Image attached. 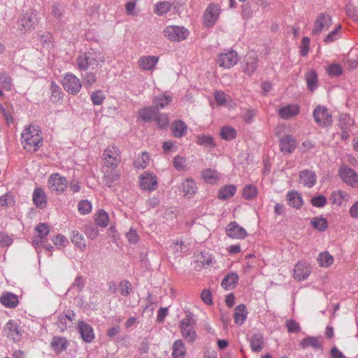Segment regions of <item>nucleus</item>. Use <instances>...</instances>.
<instances>
[{"label":"nucleus","mask_w":358,"mask_h":358,"mask_svg":"<svg viewBox=\"0 0 358 358\" xmlns=\"http://www.w3.org/2000/svg\"><path fill=\"white\" fill-rule=\"evenodd\" d=\"M43 134L38 125L29 124L21 134L23 148L28 152H36L43 144Z\"/></svg>","instance_id":"nucleus-1"},{"label":"nucleus","mask_w":358,"mask_h":358,"mask_svg":"<svg viewBox=\"0 0 358 358\" xmlns=\"http://www.w3.org/2000/svg\"><path fill=\"white\" fill-rule=\"evenodd\" d=\"M105 62V57L100 51L90 50L80 55L77 58V65L80 70L86 71L88 68L93 70L101 68Z\"/></svg>","instance_id":"nucleus-2"},{"label":"nucleus","mask_w":358,"mask_h":358,"mask_svg":"<svg viewBox=\"0 0 358 358\" xmlns=\"http://www.w3.org/2000/svg\"><path fill=\"white\" fill-rule=\"evenodd\" d=\"M179 328L182 338L189 343H194L197 338V334L194 329V320L187 316L182 319L179 323Z\"/></svg>","instance_id":"nucleus-3"},{"label":"nucleus","mask_w":358,"mask_h":358,"mask_svg":"<svg viewBox=\"0 0 358 358\" xmlns=\"http://www.w3.org/2000/svg\"><path fill=\"white\" fill-rule=\"evenodd\" d=\"M164 36L170 41L180 42L189 36V31L183 26L169 25L163 30Z\"/></svg>","instance_id":"nucleus-4"},{"label":"nucleus","mask_w":358,"mask_h":358,"mask_svg":"<svg viewBox=\"0 0 358 358\" xmlns=\"http://www.w3.org/2000/svg\"><path fill=\"white\" fill-rule=\"evenodd\" d=\"M103 160L106 166L115 169L121 162V152L115 145L108 146L103 153Z\"/></svg>","instance_id":"nucleus-5"},{"label":"nucleus","mask_w":358,"mask_h":358,"mask_svg":"<svg viewBox=\"0 0 358 358\" xmlns=\"http://www.w3.org/2000/svg\"><path fill=\"white\" fill-rule=\"evenodd\" d=\"M332 24V17L327 13H320L314 21L311 34L318 36L327 31Z\"/></svg>","instance_id":"nucleus-6"},{"label":"nucleus","mask_w":358,"mask_h":358,"mask_svg":"<svg viewBox=\"0 0 358 358\" xmlns=\"http://www.w3.org/2000/svg\"><path fill=\"white\" fill-rule=\"evenodd\" d=\"M48 186L52 193L62 194L67 187V180L58 173H52L48 178Z\"/></svg>","instance_id":"nucleus-7"},{"label":"nucleus","mask_w":358,"mask_h":358,"mask_svg":"<svg viewBox=\"0 0 358 358\" xmlns=\"http://www.w3.org/2000/svg\"><path fill=\"white\" fill-rule=\"evenodd\" d=\"M35 231L37 234L32 240V245L36 250L38 259H40V251L41 247L44 245V243L47 242V236L50 233V227L45 223H39L35 227Z\"/></svg>","instance_id":"nucleus-8"},{"label":"nucleus","mask_w":358,"mask_h":358,"mask_svg":"<svg viewBox=\"0 0 358 358\" xmlns=\"http://www.w3.org/2000/svg\"><path fill=\"white\" fill-rule=\"evenodd\" d=\"M38 22V14L36 10L25 13L18 21L17 25L20 31H27L34 29Z\"/></svg>","instance_id":"nucleus-9"},{"label":"nucleus","mask_w":358,"mask_h":358,"mask_svg":"<svg viewBox=\"0 0 358 358\" xmlns=\"http://www.w3.org/2000/svg\"><path fill=\"white\" fill-rule=\"evenodd\" d=\"M338 174L343 181L348 185L358 187V174L354 169L344 165L340 168Z\"/></svg>","instance_id":"nucleus-10"},{"label":"nucleus","mask_w":358,"mask_h":358,"mask_svg":"<svg viewBox=\"0 0 358 358\" xmlns=\"http://www.w3.org/2000/svg\"><path fill=\"white\" fill-rule=\"evenodd\" d=\"M64 88L71 94H77L81 89L80 79L73 73H66L62 81Z\"/></svg>","instance_id":"nucleus-11"},{"label":"nucleus","mask_w":358,"mask_h":358,"mask_svg":"<svg viewBox=\"0 0 358 358\" xmlns=\"http://www.w3.org/2000/svg\"><path fill=\"white\" fill-rule=\"evenodd\" d=\"M238 60V53L234 50H229L218 55L217 63L220 67L230 69L236 65Z\"/></svg>","instance_id":"nucleus-12"},{"label":"nucleus","mask_w":358,"mask_h":358,"mask_svg":"<svg viewBox=\"0 0 358 358\" xmlns=\"http://www.w3.org/2000/svg\"><path fill=\"white\" fill-rule=\"evenodd\" d=\"M313 117L315 122L321 127H329L331 125V115L324 106H317L313 111Z\"/></svg>","instance_id":"nucleus-13"},{"label":"nucleus","mask_w":358,"mask_h":358,"mask_svg":"<svg viewBox=\"0 0 358 358\" xmlns=\"http://www.w3.org/2000/svg\"><path fill=\"white\" fill-rule=\"evenodd\" d=\"M219 15V6L215 4L208 5L203 15V25L206 27H213L217 21Z\"/></svg>","instance_id":"nucleus-14"},{"label":"nucleus","mask_w":358,"mask_h":358,"mask_svg":"<svg viewBox=\"0 0 358 358\" xmlns=\"http://www.w3.org/2000/svg\"><path fill=\"white\" fill-rule=\"evenodd\" d=\"M139 180L141 187L143 189L151 192L157 188V178L153 173L145 171L140 176Z\"/></svg>","instance_id":"nucleus-15"},{"label":"nucleus","mask_w":358,"mask_h":358,"mask_svg":"<svg viewBox=\"0 0 358 358\" xmlns=\"http://www.w3.org/2000/svg\"><path fill=\"white\" fill-rule=\"evenodd\" d=\"M293 276L298 281L306 280L312 272V268L310 264L306 262H299L294 266Z\"/></svg>","instance_id":"nucleus-16"},{"label":"nucleus","mask_w":358,"mask_h":358,"mask_svg":"<svg viewBox=\"0 0 358 358\" xmlns=\"http://www.w3.org/2000/svg\"><path fill=\"white\" fill-rule=\"evenodd\" d=\"M179 189L182 195L188 199L193 198L198 190L196 182L191 178H185L181 182Z\"/></svg>","instance_id":"nucleus-17"},{"label":"nucleus","mask_w":358,"mask_h":358,"mask_svg":"<svg viewBox=\"0 0 358 358\" xmlns=\"http://www.w3.org/2000/svg\"><path fill=\"white\" fill-rule=\"evenodd\" d=\"M226 232L229 237L234 239H243L248 236L246 230L236 222L227 225Z\"/></svg>","instance_id":"nucleus-18"},{"label":"nucleus","mask_w":358,"mask_h":358,"mask_svg":"<svg viewBox=\"0 0 358 358\" xmlns=\"http://www.w3.org/2000/svg\"><path fill=\"white\" fill-rule=\"evenodd\" d=\"M159 62V57L155 55L142 56L138 59V66L142 71H152Z\"/></svg>","instance_id":"nucleus-19"},{"label":"nucleus","mask_w":358,"mask_h":358,"mask_svg":"<svg viewBox=\"0 0 358 358\" xmlns=\"http://www.w3.org/2000/svg\"><path fill=\"white\" fill-rule=\"evenodd\" d=\"M279 145L282 153L291 154L296 149V141L291 135H285L280 139Z\"/></svg>","instance_id":"nucleus-20"},{"label":"nucleus","mask_w":358,"mask_h":358,"mask_svg":"<svg viewBox=\"0 0 358 358\" xmlns=\"http://www.w3.org/2000/svg\"><path fill=\"white\" fill-rule=\"evenodd\" d=\"M299 181L304 186L311 188L317 182V176L313 171L305 169L299 172Z\"/></svg>","instance_id":"nucleus-21"},{"label":"nucleus","mask_w":358,"mask_h":358,"mask_svg":"<svg viewBox=\"0 0 358 358\" xmlns=\"http://www.w3.org/2000/svg\"><path fill=\"white\" fill-rule=\"evenodd\" d=\"M300 111V107L297 104H287L278 110V115L283 120H289L296 116Z\"/></svg>","instance_id":"nucleus-22"},{"label":"nucleus","mask_w":358,"mask_h":358,"mask_svg":"<svg viewBox=\"0 0 358 358\" xmlns=\"http://www.w3.org/2000/svg\"><path fill=\"white\" fill-rule=\"evenodd\" d=\"M3 331L5 335L15 342L20 339L19 327L15 322L9 320L4 326Z\"/></svg>","instance_id":"nucleus-23"},{"label":"nucleus","mask_w":358,"mask_h":358,"mask_svg":"<svg viewBox=\"0 0 358 358\" xmlns=\"http://www.w3.org/2000/svg\"><path fill=\"white\" fill-rule=\"evenodd\" d=\"M243 71L248 75H252L257 69L258 58L255 52H250L245 56Z\"/></svg>","instance_id":"nucleus-24"},{"label":"nucleus","mask_w":358,"mask_h":358,"mask_svg":"<svg viewBox=\"0 0 358 358\" xmlns=\"http://www.w3.org/2000/svg\"><path fill=\"white\" fill-rule=\"evenodd\" d=\"M76 314L71 310L62 313L58 317L57 326L62 331L66 330L72 324Z\"/></svg>","instance_id":"nucleus-25"},{"label":"nucleus","mask_w":358,"mask_h":358,"mask_svg":"<svg viewBox=\"0 0 358 358\" xmlns=\"http://www.w3.org/2000/svg\"><path fill=\"white\" fill-rule=\"evenodd\" d=\"M32 200L34 205L40 209H43L47 204V196L41 187H36L33 192Z\"/></svg>","instance_id":"nucleus-26"},{"label":"nucleus","mask_w":358,"mask_h":358,"mask_svg":"<svg viewBox=\"0 0 358 358\" xmlns=\"http://www.w3.org/2000/svg\"><path fill=\"white\" fill-rule=\"evenodd\" d=\"M78 331L83 339L87 343H90L94 338V331L92 327L85 322H79L78 324Z\"/></svg>","instance_id":"nucleus-27"},{"label":"nucleus","mask_w":358,"mask_h":358,"mask_svg":"<svg viewBox=\"0 0 358 358\" xmlns=\"http://www.w3.org/2000/svg\"><path fill=\"white\" fill-rule=\"evenodd\" d=\"M119 180L120 173L115 171V169L105 171L103 182L107 187H113L115 186L118 183Z\"/></svg>","instance_id":"nucleus-28"},{"label":"nucleus","mask_w":358,"mask_h":358,"mask_svg":"<svg viewBox=\"0 0 358 358\" xmlns=\"http://www.w3.org/2000/svg\"><path fill=\"white\" fill-rule=\"evenodd\" d=\"M249 342L252 351L254 352H259L264 348V336L261 333H255L250 337Z\"/></svg>","instance_id":"nucleus-29"},{"label":"nucleus","mask_w":358,"mask_h":358,"mask_svg":"<svg viewBox=\"0 0 358 358\" xmlns=\"http://www.w3.org/2000/svg\"><path fill=\"white\" fill-rule=\"evenodd\" d=\"M171 130L174 137L181 138L186 135L187 127L183 121L178 120L172 122Z\"/></svg>","instance_id":"nucleus-30"},{"label":"nucleus","mask_w":358,"mask_h":358,"mask_svg":"<svg viewBox=\"0 0 358 358\" xmlns=\"http://www.w3.org/2000/svg\"><path fill=\"white\" fill-rule=\"evenodd\" d=\"M299 345L303 349H306L309 347L313 348L315 350H322V345L319 337L307 336L302 339Z\"/></svg>","instance_id":"nucleus-31"},{"label":"nucleus","mask_w":358,"mask_h":358,"mask_svg":"<svg viewBox=\"0 0 358 358\" xmlns=\"http://www.w3.org/2000/svg\"><path fill=\"white\" fill-rule=\"evenodd\" d=\"M0 302L7 308H14L18 305L19 300L16 294L11 292H6L0 297Z\"/></svg>","instance_id":"nucleus-32"},{"label":"nucleus","mask_w":358,"mask_h":358,"mask_svg":"<svg viewBox=\"0 0 358 358\" xmlns=\"http://www.w3.org/2000/svg\"><path fill=\"white\" fill-rule=\"evenodd\" d=\"M186 352L185 345L181 339L174 341L172 346L173 358H185Z\"/></svg>","instance_id":"nucleus-33"},{"label":"nucleus","mask_w":358,"mask_h":358,"mask_svg":"<svg viewBox=\"0 0 358 358\" xmlns=\"http://www.w3.org/2000/svg\"><path fill=\"white\" fill-rule=\"evenodd\" d=\"M238 280V275L236 273L231 272L227 274L222 281V287L227 290L235 287Z\"/></svg>","instance_id":"nucleus-34"},{"label":"nucleus","mask_w":358,"mask_h":358,"mask_svg":"<svg viewBox=\"0 0 358 358\" xmlns=\"http://www.w3.org/2000/svg\"><path fill=\"white\" fill-rule=\"evenodd\" d=\"M51 347L56 353L65 350L69 345L68 341L64 337L55 336L51 341Z\"/></svg>","instance_id":"nucleus-35"},{"label":"nucleus","mask_w":358,"mask_h":358,"mask_svg":"<svg viewBox=\"0 0 358 358\" xmlns=\"http://www.w3.org/2000/svg\"><path fill=\"white\" fill-rule=\"evenodd\" d=\"M214 96L217 103L219 106H227L230 108L234 106L231 96L225 94L223 91H216L215 92Z\"/></svg>","instance_id":"nucleus-36"},{"label":"nucleus","mask_w":358,"mask_h":358,"mask_svg":"<svg viewBox=\"0 0 358 358\" xmlns=\"http://www.w3.org/2000/svg\"><path fill=\"white\" fill-rule=\"evenodd\" d=\"M202 178L209 184H215L220 178V174L214 169H207L201 172Z\"/></svg>","instance_id":"nucleus-37"},{"label":"nucleus","mask_w":358,"mask_h":358,"mask_svg":"<svg viewBox=\"0 0 358 358\" xmlns=\"http://www.w3.org/2000/svg\"><path fill=\"white\" fill-rule=\"evenodd\" d=\"M247 315L248 312L245 305L240 304L237 306L234 315V322L239 325L243 324L247 318Z\"/></svg>","instance_id":"nucleus-38"},{"label":"nucleus","mask_w":358,"mask_h":358,"mask_svg":"<svg viewBox=\"0 0 358 358\" xmlns=\"http://www.w3.org/2000/svg\"><path fill=\"white\" fill-rule=\"evenodd\" d=\"M317 261L321 267L327 268L333 264L334 258L329 252L325 251L318 255Z\"/></svg>","instance_id":"nucleus-39"},{"label":"nucleus","mask_w":358,"mask_h":358,"mask_svg":"<svg viewBox=\"0 0 358 358\" xmlns=\"http://www.w3.org/2000/svg\"><path fill=\"white\" fill-rule=\"evenodd\" d=\"M305 79L306 80L307 87L311 92L315 91L317 87V74L315 71L310 70L308 71L305 75Z\"/></svg>","instance_id":"nucleus-40"},{"label":"nucleus","mask_w":358,"mask_h":358,"mask_svg":"<svg viewBox=\"0 0 358 358\" xmlns=\"http://www.w3.org/2000/svg\"><path fill=\"white\" fill-rule=\"evenodd\" d=\"M288 204L295 208H300L303 205V199L297 192L287 193Z\"/></svg>","instance_id":"nucleus-41"},{"label":"nucleus","mask_w":358,"mask_h":358,"mask_svg":"<svg viewBox=\"0 0 358 358\" xmlns=\"http://www.w3.org/2000/svg\"><path fill=\"white\" fill-rule=\"evenodd\" d=\"M341 24H337L336 27L325 36L324 42L326 44H330L338 40L341 37Z\"/></svg>","instance_id":"nucleus-42"},{"label":"nucleus","mask_w":358,"mask_h":358,"mask_svg":"<svg viewBox=\"0 0 358 358\" xmlns=\"http://www.w3.org/2000/svg\"><path fill=\"white\" fill-rule=\"evenodd\" d=\"M172 101V97L170 95L162 94L155 96L153 102L155 104V108L159 110L165 108Z\"/></svg>","instance_id":"nucleus-43"},{"label":"nucleus","mask_w":358,"mask_h":358,"mask_svg":"<svg viewBox=\"0 0 358 358\" xmlns=\"http://www.w3.org/2000/svg\"><path fill=\"white\" fill-rule=\"evenodd\" d=\"M15 199L14 195L8 192L0 196V207L3 208H8L14 206Z\"/></svg>","instance_id":"nucleus-44"},{"label":"nucleus","mask_w":358,"mask_h":358,"mask_svg":"<svg viewBox=\"0 0 358 358\" xmlns=\"http://www.w3.org/2000/svg\"><path fill=\"white\" fill-rule=\"evenodd\" d=\"M236 192L235 185H227L219 190L218 198L222 200L232 197Z\"/></svg>","instance_id":"nucleus-45"},{"label":"nucleus","mask_w":358,"mask_h":358,"mask_svg":"<svg viewBox=\"0 0 358 358\" xmlns=\"http://www.w3.org/2000/svg\"><path fill=\"white\" fill-rule=\"evenodd\" d=\"M71 242L79 249L84 250L86 247V241L84 236L78 231H73L71 234Z\"/></svg>","instance_id":"nucleus-46"},{"label":"nucleus","mask_w":358,"mask_h":358,"mask_svg":"<svg viewBox=\"0 0 358 358\" xmlns=\"http://www.w3.org/2000/svg\"><path fill=\"white\" fill-rule=\"evenodd\" d=\"M311 226L319 231H324L327 228V220L323 217H315L310 221Z\"/></svg>","instance_id":"nucleus-47"},{"label":"nucleus","mask_w":358,"mask_h":358,"mask_svg":"<svg viewBox=\"0 0 358 358\" xmlns=\"http://www.w3.org/2000/svg\"><path fill=\"white\" fill-rule=\"evenodd\" d=\"M236 130L231 126H224L221 128L220 136L225 141H231L236 137Z\"/></svg>","instance_id":"nucleus-48"},{"label":"nucleus","mask_w":358,"mask_h":358,"mask_svg":"<svg viewBox=\"0 0 358 358\" xmlns=\"http://www.w3.org/2000/svg\"><path fill=\"white\" fill-rule=\"evenodd\" d=\"M196 143L202 146L213 148L215 146L213 138L210 135H198L196 136Z\"/></svg>","instance_id":"nucleus-49"},{"label":"nucleus","mask_w":358,"mask_h":358,"mask_svg":"<svg viewBox=\"0 0 358 358\" xmlns=\"http://www.w3.org/2000/svg\"><path fill=\"white\" fill-rule=\"evenodd\" d=\"M348 197L349 194L347 192L342 190H337L331 194L330 199L332 200L334 204L341 206L343 201L348 200Z\"/></svg>","instance_id":"nucleus-50"},{"label":"nucleus","mask_w":358,"mask_h":358,"mask_svg":"<svg viewBox=\"0 0 358 358\" xmlns=\"http://www.w3.org/2000/svg\"><path fill=\"white\" fill-rule=\"evenodd\" d=\"M150 157L147 152H142L134 161V165L137 169H143L149 164Z\"/></svg>","instance_id":"nucleus-51"},{"label":"nucleus","mask_w":358,"mask_h":358,"mask_svg":"<svg viewBox=\"0 0 358 358\" xmlns=\"http://www.w3.org/2000/svg\"><path fill=\"white\" fill-rule=\"evenodd\" d=\"M109 216L103 210H99L96 214L95 222L96 224L101 227H106L108 224Z\"/></svg>","instance_id":"nucleus-52"},{"label":"nucleus","mask_w":358,"mask_h":358,"mask_svg":"<svg viewBox=\"0 0 358 358\" xmlns=\"http://www.w3.org/2000/svg\"><path fill=\"white\" fill-rule=\"evenodd\" d=\"M140 117L145 122H150L156 115L155 108L148 107L139 110Z\"/></svg>","instance_id":"nucleus-53"},{"label":"nucleus","mask_w":358,"mask_h":358,"mask_svg":"<svg viewBox=\"0 0 358 358\" xmlns=\"http://www.w3.org/2000/svg\"><path fill=\"white\" fill-rule=\"evenodd\" d=\"M172 3L169 1H162L155 5V13L159 15H164L171 10Z\"/></svg>","instance_id":"nucleus-54"},{"label":"nucleus","mask_w":358,"mask_h":358,"mask_svg":"<svg viewBox=\"0 0 358 358\" xmlns=\"http://www.w3.org/2000/svg\"><path fill=\"white\" fill-rule=\"evenodd\" d=\"M355 124L354 119L348 114H341L340 116L341 129H350Z\"/></svg>","instance_id":"nucleus-55"},{"label":"nucleus","mask_w":358,"mask_h":358,"mask_svg":"<svg viewBox=\"0 0 358 358\" xmlns=\"http://www.w3.org/2000/svg\"><path fill=\"white\" fill-rule=\"evenodd\" d=\"M196 261L200 262L203 266H207L213 264V258L208 252H201L196 256Z\"/></svg>","instance_id":"nucleus-56"},{"label":"nucleus","mask_w":358,"mask_h":358,"mask_svg":"<svg viewBox=\"0 0 358 358\" xmlns=\"http://www.w3.org/2000/svg\"><path fill=\"white\" fill-rule=\"evenodd\" d=\"M173 164L177 171H185L187 166L186 158L180 155H177L173 159Z\"/></svg>","instance_id":"nucleus-57"},{"label":"nucleus","mask_w":358,"mask_h":358,"mask_svg":"<svg viewBox=\"0 0 358 358\" xmlns=\"http://www.w3.org/2000/svg\"><path fill=\"white\" fill-rule=\"evenodd\" d=\"M106 99V95L102 90H96L93 92L91 94V100L94 105L99 106L101 105L104 99Z\"/></svg>","instance_id":"nucleus-58"},{"label":"nucleus","mask_w":358,"mask_h":358,"mask_svg":"<svg viewBox=\"0 0 358 358\" xmlns=\"http://www.w3.org/2000/svg\"><path fill=\"white\" fill-rule=\"evenodd\" d=\"M257 194V187L253 185H246L243 190V196L246 199H252Z\"/></svg>","instance_id":"nucleus-59"},{"label":"nucleus","mask_w":358,"mask_h":358,"mask_svg":"<svg viewBox=\"0 0 358 358\" xmlns=\"http://www.w3.org/2000/svg\"><path fill=\"white\" fill-rule=\"evenodd\" d=\"M0 83L3 90L9 91L12 88V80L9 76L5 73H0Z\"/></svg>","instance_id":"nucleus-60"},{"label":"nucleus","mask_w":358,"mask_h":358,"mask_svg":"<svg viewBox=\"0 0 358 358\" xmlns=\"http://www.w3.org/2000/svg\"><path fill=\"white\" fill-rule=\"evenodd\" d=\"M53 243L58 249H62L64 248L67 243H69L67 238L62 235L58 234L52 239Z\"/></svg>","instance_id":"nucleus-61"},{"label":"nucleus","mask_w":358,"mask_h":358,"mask_svg":"<svg viewBox=\"0 0 358 358\" xmlns=\"http://www.w3.org/2000/svg\"><path fill=\"white\" fill-rule=\"evenodd\" d=\"M78 210L81 214L86 215L92 210V204L87 200H83L78 203Z\"/></svg>","instance_id":"nucleus-62"},{"label":"nucleus","mask_w":358,"mask_h":358,"mask_svg":"<svg viewBox=\"0 0 358 358\" xmlns=\"http://www.w3.org/2000/svg\"><path fill=\"white\" fill-rule=\"evenodd\" d=\"M310 38L308 36H304L301 40L300 46V54L301 56L305 57L308 55L310 48Z\"/></svg>","instance_id":"nucleus-63"},{"label":"nucleus","mask_w":358,"mask_h":358,"mask_svg":"<svg viewBox=\"0 0 358 358\" xmlns=\"http://www.w3.org/2000/svg\"><path fill=\"white\" fill-rule=\"evenodd\" d=\"M155 120L160 128H165L169 124V119L165 114H157L155 116Z\"/></svg>","instance_id":"nucleus-64"}]
</instances>
